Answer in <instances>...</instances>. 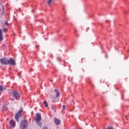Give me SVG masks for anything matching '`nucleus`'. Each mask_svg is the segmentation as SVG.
<instances>
[{
    "instance_id": "9b49d317",
    "label": "nucleus",
    "mask_w": 129,
    "mask_h": 129,
    "mask_svg": "<svg viewBox=\"0 0 129 129\" xmlns=\"http://www.w3.org/2000/svg\"><path fill=\"white\" fill-rule=\"evenodd\" d=\"M3 30L0 29V41H3Z\"/></svg>"
},
{
    "instance_id": "4468645a",
    "label": "nucleus",
    "mask_w": 129,
    "mask_h": 129,
    "mask_svg": "<svg viewBox=\"0 0 129 129\" xmlns=\"http://www.w3.org/2000/svg\"><path fill=\"white\" fill-rule=\"evenodd\" d=\"M52 2H53V0L48 1L47 2L48 5H50V4H52Z\"/></svg>"
},
{
    "instance_id": "dca6fc26",
    "label": "nucleus",
    "mask_w": 129,
    "mask_h": 129,
    "mask_svg": "<svg viewBox=\"0 0 129 129\" xmlns=\"http://www.w3.org/2000/svg\"><path fill=\"white\" fill-rule=\"evenodd\" d=\"M8 31V29L7 28H4L3 29V31L4 32H7Z\"/></svg>"
},
{
    "instance_id": "a211bd4d",
    "label": "nucleus",
    "mask_w": 129,
    "mask_h": 129,
    "mask_svg": "<svg viewBox=\"0 0 129 129\" xmlns=\"http://www.w3.org/2000/svg\"><path fill=\"white\" fill-rule=\"evenodd\" d=\"M43 129H48V127L47 126H45L43 127Z\"/></svg>"
},
{
    "instance_id": "6ab92c4d",
    "label": "nucleus",
    "mask_w": 129,
    "mask_h": 129,
    "mask_svg": "<svg viewBox=\"0 0 129 129\" xmlns=\"http://www.w3.org/2000/svg\"><path fill=\"white\" fill-rule=\"evenodd\" d=\"M107 129H113V128H112V127H108Z\"/></svg>"
},
{
    "instance_id": "2eb2a0df",
    "label": "nucleus",
    "mask_w": 129,
    "mask_h": 129,
    "mask_svg": "<svg viewBox=\"0 0 129 129\" xmlns=\"http://www.w3.org/2000/svg\"><path fill=\"white\" fill-rule=\"evenodd\" d=\"M62 108L63 110H65V109H66V105H63Z\"/></svg>"
},
{
    "instance_id": "f257e3e1",
    "label": "nucleus",
    "mask_w": 129,
    "mask_h": 129,
    "mask_svg": "<svg viewBox=\"0 0 129 129\" xmlns=\"http://www.w3.org/2000/svg\"><path fill=\"white\" fill-rule=\"evenodd\" d=\"M29 125V122H28V120L24 119L23 121L21 122L20 127L21 129H25Z\"/></svg>"
},
{
    "instance_id": "0eeeda50",
    "label": "nucleus",
    "mask_w": 129,
    "mask_h": 129,
    "mask_svg": "<svg viewBox=\"0 0 129 129\" xmlns=\"http://www.w3.org/2000/svg\"><path fill=\"white\" fill-rule=\"evenodd\" d=\"M54 92L55 93H56V97L53 98V101H56V100H55V98H58V97H60V92L58 91L57 89L54 90Z\"/></svg>"
},
{
    "instance_id": "39448f33",
    "label": "nucleus",
    "mask_w": 129,
    "mask_h": 129,
    "mask_svg": "<svg viewBox=\"0 0 129 129\" xmlns=\"http://www.w3.org/2000/svg\"><path fill=\"white\" fill-rule=\"evenodd\" d=\"M12 93L14 97L16 99L18 100V99L20 98V94L19 93V92L14 91V92H13Z\"/></svg>"
},
{
    "instance_id": "9d476101",
    "label": "nucleus",
    "mask_w": 129,
    "mask_h": 129,
    "mask_svg": "<svg viewBox=\"0 0 129 129\" xmlns=\"http://www.w3.org/2000/svg\"><path fill=\"white\" fill-rule=\"evenodd\" d=\"M4 90H6V88L0 85V94H2V92H3Z\"/></svg>"
},
{
    "instance_id": "1a4fd4ad",
    "label": "nucleus",
    "mask_w": 129,
    "mask_h": 129,
    "mask_svg": "<svg viewBox=\"0 0 129 129\" xmlns=\"http://www.w3.org/2000/svg\"><path fill=\"white\" fill-rule=\"evenodd\" d=\"M54 121L55 123L56 124V125H59V124H60V123H61V121L60 120V119H59L57 118H54Z\"/></svg>"
},
{
    "instance_id": "6e6552de",
    "label": "nucleus",
    "mask_w": 129,
    "mask_h": 129,
    "mask_svg": "<svg viewBox=\"0 0 129 129\" xmlns=\"http://www.w3.org/2000/svg\"><path fill=\"white\" fill-rule=\"evenodd\" d=\"M10 127H15L16 126V121L14 120H10Z\"/></svg>"
},
{
    "instance_id": "7ed1b4c3",
    "label": "nucleus",
    "mask_w": 129,
    "mask_h": 129,
    "mask_svg": "<svg viewBox=\"0 0 129 129\" xmlns=\"http://www.w3.org/2000/svg\"><path fill=\"white\" fill-rule=\"evenodd\" d=\"M9 59H7L6 58H1L0 61L2 65H8Z\"/></svg>"
},
{
    "instance_id": "ddd939ff",
    "label": "nucleus",
    "mask_w": 129,
    "mask_h": 129,
    "mask_svg": "<svg viewBox=\"0 0 129 129\" xmlns=\"http://www.w3.org/2000/svg\"><path fill=\"white\" fill-rule=\"evenodd\" d=\"M38 125H39V126H42V122H41L40 121H38L36 122Z\"/></svg>"
},
{
    "instance_id": "20e7f679",
    "label": "nucleus",
    "mask_w": 129,
    "mask_h": 129,
    "mask_svg": "<svg viewBox=\"0 0 129 129\" xmlns=\"http://www.w3.org/2000/svg\"><path fill=\"white\" fill-rule=\"evenodd\" d=\"M8 65H12V66H14L16 65V61L11 58L8 60Z\"/></svg>"
},
{
    "instance_id": "f03ea898",
    "label": "nucleus",
    "mask_w": 129,
    "mask_h": 129,
    "mask_svg": "<svg viewBox=\"0 0 129 129\" xmlns=\"http://www.w3.org/2000/svg\"><path fill=\"white\" fill-rule=\"evenodd\" d=\"M23 109H21L19 110V112L16 114L15 115V119L17 120V122L20 121L19 117H21L22 115H23Z\"/></svg>"
},
{
    "instance_id": "423d86ee",
    "label": "nucleus",
    "mask_w": 129,
    "mask_h": 129,
    "mask_svg": "<svg viewBox=\"0 0 129 129\" xmlns=\"http://www.w3.org/2000/svg\"><path fill=\"white\" fill-rule=\"evenodd\" d=\"M42 119L41 117V114L40 113L36 114V117L35 118V120L36 122L41 121V119Z\"/></svg>"
},
{
    "instance_id": "f3484780",
    "label": "nucleus",
    "mask_w": 129,
    "mask_h": 129,
    "mask_svg": "<svg viewBox=\"0 0 129 129\" xmlns=\"http://www.w3.org/2000/svg\"><path fill=\"white\" fill-rule=\"evenodd\" d=\"M5 25H6V26H9V23L7 21H5Z\"/></svg>"
},
{
    "instance_id": "aec40b11",
    "label": "nucleus",
    "mask_w": 129,
    "mask_h": 129,
    "mask_svg": "<svg viewBox=\"0 0 129 129\" xmlns=\"http://www.w3.org/2000/svg\"><path fill=\"white\" fill-rule=\"evenodd\" d=\"M128 117H129V115H128Z\"/></svg>"
},
{
    "instance_id": "f8f14e48",
    "label": "nucleus",
    "mask_w": 129,
    "mask_h": 129,
    "mask_svg": "<svg viewBox=\"0 0 129 129\" xmlns=\"http://www.w3.org/2000/svg\"><path fill=\"white\" fill-rule=\"evenodd\" d=\"M43 104L45 107H47L48 106V103H47L46 101H44L43 102Z\"/></svg>"
}]
</instances>
